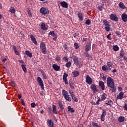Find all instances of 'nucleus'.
<instances>
[{"mask_svg": "<svg viewBox=\"0 0 127 127\" xmlns=\"http://www.w3.org/2000/svg\"><path fill=\"white\" fill-rule=\"evenodd\" d=\"M107 84L108 87H110V90L112 92H116V87H115V82H114V79H112V77H108L107 80Z\"/></svg>", "mask_w": 127, "mask_h": 127, "instance_id": "obj_1", "label": "nucleus"}, {"mask_svg": "<svg viewBox=\"0 0 127 127\" xmlns=\"http://www.w3.org/2000/svg\"><path fill=\"white\" fill-rule=\"evenodd\" d=\"M62 93L63 96H64L66 101H67V102H71V101H72V99L70 97V95H69V94L68 93L67 91L63 89L62 90Z\"/></svg>", "mask_w": 127, "mask_h": 127, "instance_id": "obj_2", "label": "nucleus"}, {"mask_svg": "<svg viewBox=\"0 0 127 127\" xmlns=\"http://www.w3.org/2000/svg\"><path fill=\"white\" fill-rule=\"evenodd\" d=\"M37 81L39 84V86L41 87L42 90H44V84L43 83V80L41 79V77H38L37 78Z\"/></svg>", "mask_w": 127, "mask_h": 127, "instance_id": "obj_3", "label": "nucleus"}, {"mask_svg": "<svg viewBox=\"0 0 127 127\" xmlns=\"http://www.w3.org/2000/svg\"><path fill=\"white\" fill-rule=\"evenodd\" d=\"M40 47L42 50V53H43V54H47V51L46 49V46L45 45V44H44V42L41 43Z\"/></svg>", "mask_w": 127, "mask_h": 127, "instance_id": "obj_4", "label": "nucleus"}, {"mask_svg": "<svg viewBox=\"0 0 127 127\" xmlns=\"http://www.w3.org/2000/svg\"><path fill=\"white\" fill-rule=\"evenodd\" d=\"M40 12L43 15H45V14H49V10L45 7H42L40 9Z\"/></svg>", "mask_w": 127, "mask_h": 127, "instance_id": "obj_5", "label": "nucleus"}, {"mask_svg": "<svg viewBox=\"0 0 127 127\" xmlns=\"http://www.w3.org/2000/svg\"><path fill=\"white\" fill-rule=\"evenodd\" d=\"M86 82L88 85H91L92 83H93V80L92 79V78L90 77L89 75H87L86 76Z\"/></svg>", "mask_w": 127, "mask_h": 127, "instance_id": "obj_6", "label": "nucleus"}, {"mask_svg": "<svg viewBox=\"0 0 127 127\" xmlns=\"http://www.w3.org/2000/svg\"><path fill=\"white\" fill-rule=\"evenodd\" d=\"M49 34L53 37V40H54V41H56V40H57V35L55 34V32L53 31H50Z\"/></svg>", "mask_w": 127, "mask_h": 127, "instance_id": "obj_7", "label": "nucleus"}, {"mask_svg": "<svg viewBox=\"0 0 127 127\" xmlns=\"http://www.w3.org/2000/svg\"><path fill=\"white\" fill-rule=\"evenodd\" d=\"M67 77H68V74H67L66 72H64L63 76V79L64 82H65V85H68L69 84V83L68 82V81H67Z\"/></svg>", "mask_w": 127, "mask_h": 127, "instance_id": "obj_8", "label": "nucleus"}, {"mask_svg": "<svg viewBox=\"0 0 127 127\" xmlns=\"http://www.w3.org/2000/svg\"><path fill=\"white\" fill-rule=\"evenodd\" d=\"M47 125L48 127H54V123L51 120H48L47 121Z\"/></svg>", "mask_w": 127, "mask_h": 127, "instance_id": "obj_9", "label": "nucleus"}, {"mask_svg": "<svg viewBox=\"0 0 127 127\" xmlns=\"http://www.w3.org/2000/svg\"><path fill=\"white\" fill-rule=\"evenodd\" d=\"M90 88L93 93H96V92H98V89H97V87L95 84H92L90 86Z\"/></svg>", "mask_w": 127, "mask_h": 127, "instance_id": "obj_10", "label": "nucleus"}, {"mask_svg": "<svg viewBox=\"0 0 127 127\" xmlns=\"http://www.w3.org/2000/svg\"><path fill=\"white\" fill-rule=\"evenodd\" d=\"M125 93L122 91L120 92V93L117 95V100H122L124 98V95Z\"/></svg>", "mask_w": 127, "mask_h": 127, "instance_id": "obj_11", "label": "nucleus"}, {"mask_svg": "<svg viewBox=\"0 0 127 127\" xmlns=\"http://www.w3.org/2000/svg\"><path fill=\"white\" fill-rule=\"evenodd\" d=\"M110 19H111V20H114L115 21H118L119 20L118 17H117V16L114 14H111Z\"/></svg>", "mask_w": 127, "mask_h": 127, "instance_id": "obj_12", "label": "nucleus"}, {"mask_svg": "<svg viewBox=\"0 0 127 127\" xmlns=\"http://www.w3.org/2000/svg\"><path fill=\"white\" fill-rule=\"evenodd\" d=\"M73 62L74 64L76 65V66H81L80 64H81V62H79V60H78V58H75L73 59Z\"/></svg>", "mask_w": 127, "mask_h": 127, "instance_id": "obj_13", "label": "nucleus"}, {"mask_svg": "<svg viewBox=\"0 0 127 127\" xmlns=\"http://www.w3.org/2000/svg\"><path fill=\"white\" fill-rule=\"evenodd\" d=\"M106 115H107L106 111L103 110L102 114L101 116V119L102 122H104V121H105V117H106Z\"/></svg>", "mask_w": 127, "mask_h": 127, "instance_id": "obj_14", "label": "nucleus"}, {"mask_svg": "<svg viewBox=\"0 0 127 127\" xmlns=\"http://www.w3.org/2000/svg\"><path fill=\"white\" fill-rule=\"evenodd\" d=\"M102 69L103 71H105L106 72H107V71H111V70H112V68L108 67V65L107 66L106 65H104L102 66Z\"/></svg>", "mask_w": 127, "mask_h": 127, "instance_id": "obj_15", "label": "nucleus"}, {"mask_svg": "<svg viewBox=\"0 0 127 127\" xmlns=\"http://www.w3.org/2000/svg\"><path fill=\"white\" fill-rule=\"evenodd\" d=\"M60 4L62 5V7H64V8H67L68 7V3L64 1H61Z\"/></svg>", "mask_w": 127, "mask_h": 127, "instance_id": "obj_16", "label": "nucleus"}, {"mask_svg": "<svg viewBox=\"0 0 127 127\" xmlns=\"http://www.w3.org/2000/svg\"><path fill=\"white\" fill-rule=\"evenodd\" d=\"M30 37L32 42L34 43V44H35L36 45H37V41H36V39H35V37H34L33 35H31L30 36Z\"/></svg>", "mask_w": 127, "mask_h": 127, "instance_id": "obj_17", "label": "nucleus"}, {"mask_svg": "<svg viewBox=\"0 0 127 127\" xmlns=\"http://www.w3.org/2000/svg\"><path fill=\"white\" fill-rule=\"evenodd\" d=\"M122 18V20L124 22H127V14L126 13H123L122 15L121 16Z\"/></svg>", "mask_w": 127, "mask_h": 127, "instance_id": "obj_18", "label": "nucleus"}, {"mask_svg": "<svg viewBox=\"0 0 127 127\" xmlns=\"http://www.w3.org/2000/svg\"><path fill=\"white\" fill-rule=\"evenodd\" d=\"M52 67L55 71H59V70H60V67L56 64H53Z\"/></svg>", "mask_w": 127, "mask_h": 127, "instance_id": "obj_19", "label": "nucleus"}, {"mask_svg": "<svg viewBox=\"0 0 127 127\" xmlns=\"http://www.w3.org/2000/svg\"><path fill=\"white\" fill-rule=\"evenodd\" d=\"M99 83L100 88L104 91V90H105V83L102 81H99Z\"/></svg>", "mask_w": 127, "mask_h": 127, "instance_id": "obj_20", "label": "nucleus"}, {"mask_svg": "<svg viewBox=\"0 0 127 127\" xmlns=\"http://www.w3.org/2000/svg\"><path fill=\"white\" fill-rule=\"evenodd\" d=\"M80 73L78 71H75L72 72V76L73 78H76V77H78L79 76Z\"/></svg>", "mask_w": 127, "mask_h": 127, "instance_id": "obj_21", "label": "nucleus"}, {"mask_svg": "<svg viewBox=\"0 0 127 127\" xmlns=\"http://www.w3.org/2000/svg\"><path fill=\"white\" fill-rule=\"evenodd\" d=\"M85 51L88 52L89 50H91V44L87 43L85 49Z\"/></svg>", "mask_w": 127, "mask_h": 127, "instance_id": "obj_22", "label": "nucleus"}, {"mask_svg": "<svg viewBox=\"0 0 127 127\" xmlns=\"http://www.w3.org/2000/svg\"><path fill=\"white\" fill-rule=\"evenodd\" d=\"M77 15L79 20L82 21L83 20V13L79 12L77 13Z\"/></svg>", "mask_w": 127, "mask_h": 127, "instance_id": "obj_23", "label": "nucleus"}, {"mask_svg": "<svg viewBox=\"0 0 127 127\" xmlns=\"http://www.w3.org/2000/svg\"><path fill=\"white\" fill-rule=\"evenodd\" d=\"M119 6L120 8H122V9H125L126 8V6L125 4H124V3L123 2H120L119 3Z\"/></svg>", "mask_w": 127, "mask_h": 127, "instance_id": "obj_24", "label": "nucleus"}, {"mask_svg": "<svg viewBox=\"0 0 127 127\" xmlns=\"http://www.w3.org/2000/svg\"><path fill=\"white\" fill-rule=\"evenodd\" d=\"M41 28L43 30H47V29H48L47 27H46V25H45V24H44V23L41 24Z\"/></svg>", "mask_w": 127, "mask_h": 127, "instance_id": "obj_25", "label": "nucleus"}, {"mask_svg": "<svg viewBox=\"0 0 127 127\" xmlns=\"http://www.w3.org/2000/svg\"><path fill=\"white\" fill-rule=\"evenodd\" d=\"M118 122L119 123H123V122H125V117L123 116H120L118 118Z\"/></svg>", "mask_w": 127, "mask_h": 127, "instance_id": "obj_26", "label": "nucleus"}, {"mask_svg": "<svg viewBox=\"0 0 127 127\" xmlns=\"http://www.w3.org/2000/svg\"><path fill=\"white\" fill-rule=\"evenodd\" d=\"M52 109H53V113H54V114H55L56 115H57L58 112H57V110L56 109V106L53 105Z\"/></svg>", "mask_w": 127, "mask_h": 127, "instance_id": "obj_27", "label": "nucleus"}, {"mask_svg": "<svg viewBox=\"0 0 127 127\" xmlns=\"http://www.w3.org/2000/svg\"><path fill=\"white\" fill-rule=\"evenodd\" d=\"M25 54L30 57V58H31L32 57V53H30L29 51H25Z\"/></svg>", "mask_w": 127, "mask_h": 127, "instance_id": "obj_28", "label": "nucleus"}, {"mask_svg": "<svg viewBox=\"0 0 127 127\" xmlns=\"http://www.w3.org/2000/svg\"><path fill=\"white\" fill-rule=\"evenodd\" d=\"M103 23H104V25H106V26H110L109 21H108L107 19H104L103 20Z\"/></svg>", "mask_w": 127, "mask_h": 127, "instance_id": "obj_29", "label": "nucleus"}, {"mask_svg": "<svg viewBox=\"0 0 127 127\" xmlns=\"http://www.w3.org/2000/svg\"><path fill=\"white\" fill-rule=\"evenodd\" d=\"M21 67L24 73H26L27 72V69H26V65L25 64H22Z\"/></svg>", "mask_w": 127, "mask_h": 127, "instance_id": "obj_30", "label": "nucleus"}, {"mask_svg": "<svg viewBox=\"0 0 127 127\" xmlns=\"http://www.w3.org/2000/svg\"><path fill=\"white\" fill-rule=\"evenodd\" d=\"M9 11L11 12V13H15V8L12 6H11L9 8Z\"/></svg>", "mask_w": 127, "mask_h": 127, "instance_id": "obj_31", "label": "nucleus"}, {"mask_svg": "<svg viewBox=\"0 0 127 127\" xmlns=\"http://www.w3.org/2000/svg\"><path fill=\"white\" fill-rule=\"evenodd\" d=\"M58 104L60 109H61L62 110H64V107L62 105V102L61 101H58Z\"/></svg>", "mask_w": 127, "mask_h": 127, "instance_id": "obj_32", "label": "nucleus"}, {"mask_svg": "<svg viewBox=\"0 0 127 127\" xmlns=\"http://www.w3.org/2000/svg\"><path fill=\"white\" fill-rule=\"evenodd\" d=\"M13 49L16 55H18V56L19 55V52L17 51V50L16 49V47H15V46L13 47Z\"/></svg>", "mask_w": 127, "mask_h": 127, "instance_id": "obj_33", "label": "nucleus"}, {"mask_svg": "<svg viewBox=\"0 0 127 127\" xmlns=\"http://www.w3.org/2000/svg\"><path fill=\"white\" fill-rule=\"evenodd\" d=\"M67 110L68 112H70V113H74L75 111L74 110V109L73 108L71 107V106H68L67 107Z\"/></svg>", "mask_w": 127, "mask_h": 127, "instance_id": "obj_34", "label": "nucleus"}, {"mask_svg": "<svg viewBox=\"0 0 127 127\" xmlns=\"http://www.w3.org/2000/svg\"><path fill=\"white\" fill-rule=\"evenodd\" d=\"M107 65L108 68H113V63L108 62L107 63Z\"/></svg>", "mask_w": 127, "mask_h": 127, "instance_id": "obj_35", "label": "nucleus"}, {"mask_svg": "<svg viewBox=\"0 0 127 127\" xmlns=\"http://www.w3.org/2000/svg\"><path fill=\"white\" fill-rule=\"evenodd\" d=\"M106 98H107V95H106V94H103L102 95L101 97V99L100 100H101V101H104V100L106 99Z\"/></svg>", "mask_w": 127, "mask_h": 127, "instance_id": "obj_36", "label": "nucleus"}, {"mask_svg": "<svg viewBox=\"0 0 127 127\" xmlns=\"http://www.w3.org/2000/svg\"><path fill=\"white\" fill-rule=\"evenodd\" d=\"M119 49L120 48H119V46H118V45H115L113 46V50L114 51H119Z\"/></svg>", "mask_w": 127, "mask_h": 127, "instance_id": "obj_37", "label": "nucleus"}, {"mask_svg": "<svg viewBox=\"0 0 127 127\" xmlns=\"http://www.w3.org/2000/svg\"><path fill=\"white\" fill-rule=\"evenodd\" d=\"M27 12L29 17H32V13H31V11L30 10V9H27Z\"/></svg>", "mask_w": 127, "mask_h": 127, "instance_id": "obj_38", "label": "nucleus"}, {"mask_svg": "<svg viewBox=\"0 0 127 127\" xmlns=\"http://www.w3.org/2000/svg\"><path fill=\"white\" fill-rule=\"evenodd\" d=\"M71 62H68L65 64V66H66L67 68H70L71 67Z\"/></svg>", "mask_w": 127, "mask_h": 127, "instance_id": "obj_39", "label": "nucleus"}, {"mask_svg": "<svg viewBox=\"0 0 127 127\" xmlns=\"http://www.w3.org/2000/svg\"><path fill=\"white\" fill-rule=\"evenodd\" d=\"M42 74L44 80H46V79H47V76H46V74L45 73V72L43 71L42 72Z\"/></svg>", "mask_w": 127, "mask_h": 127, "instance_id": "obj_40", "label": "nucleus"}, {"mask_svg": "<svg viewBox=\"0 0 127 127\" xmlns=\"http://www.w3.org/2000/svg\"><path fill=\"white\" fill-rule=\"evenodd\" d=\"M92 126L94 127H101V126L98 125V123L92 122Z\"/></svg>", "mask_w": 127, "mask_h": 127, "instance_id": "obj_41", "label": "nucleus"}, {"mask_svg": "<svg viewBox=\"0 0 127 127\" xmlns=\"http://www.w3.org/2000/svg\"><path fill=\"white\" fill-rule=\"evenodd\" d=\"M71 98H72V100H73V101H74V102H78V99H77V98L76 97V96H75V95H72V96H71Z\"/></svg>", "mask_w": 127, "mask_h": 127, "instance_id": "obj_42", "label": "nucleus"}, {"mask_svg": "<svg viewBox=\"0 0 127 127\" xmlns=\"http://www.w3.org/2000/svg\"><path fill=\"white\" fill-rule=\"evenodd\" d=\"M124 56H125V51L122 50L120 52V56H121V57H124Z\"/></svg>", "mask_w": 127, "mask_h": 127, "instance_id": "obj_43", "label": "nucleus"}, {"mask_svg": "<svg viewBox=\"0 0 127 127\" xmlns=\"http://www.w3.org/2000/svg\"><path fill=\"white\" fill-rule=\"evenodd\" d=\"M85 24H87V25H90L91 24V20L89 19L86 20L85 21Z\"/></svg>", "mask_w": 127, "mask_h": 127, "instance_id": "obj_44", "label": "nucleus"}, {"mask_svg": "<svg viewBox=\"0 0 127 127\" xmlns=\"http://www.w3.org/2000/svg\"><path fill=\"white\" fill-rule=\"evenodd\" d=\"M81 38L82 39V42H85L87 41V38L82 36L81 37Z\"/></svg>", "mask_w": 127, "mask_h": 127, "instance_id": "obj_45", "label": "nucleus"}, {"mask_svg": "<svg viewBox=\"0 0 127 127\" xmlns=\"http://www.w3.org/2000/svg\"><path fill=\"white\" fill-rule=\"evenodd\" d=\"M112 103H113V102L111 100H109L107 103H106V105H107L108 106H110V107H111V104H112Z\"/></svg>", "mask_w": 127, "mask_h": 127, "instance_id": "obj_46", "label": "nucleus"}, {"mask_svg": "<svg viewBox=\"0 0 127 127\" xmlns=\"http://www.w3.org/2000/svg\"><path fill=\"white\" fill-rule=\"evenodd\" d=\"M111 35H112V34H109L107 36V38L109 39V40H112V37H111Z\"/></svg>", "mask_w": 127, "mask_h": 127, "instance_id": "obj_47", "label": "nucleus"}, {"mask_svg": "<svg viewBox=\"0 0 127 127\" xmlns=\"http://www.w3.org/2000/svg\"><path fill=\"white\" fill-rule=\"evenodd\" d=\"M74 45L75 49H78V48H79V45L78 44V43H75Z\"/></svg>", "mask_w": 127, "mask_h": 127, "instance_id": "obj_48", "label": "nucleus"}, {"mask_svg": "<svg viewBox=\"0 0 127 127\" xmlns=\"http://www.w3.org/2000/svg\"><path fill=\"white\" fill-rule=\"evenodd\" d=\"M69 93L71 97H72V96H74V93L73 92V91L72 90H69Z\"/></svg>", "mask_w": 127, "mask_h": 127, "instance_id": "obj_49", "label": "nucleus"}, {"mask_svg": "<svg viewBox=\"0 0 127 127\" xmlns=\"http://www.w3.org/2000/svg\"><path fill=\"white\" fill-rule=\"evenodd\" d=\"M63 59L65 62H68V61H69V59L67 57H64Z\"/></svg>", "mask_w": 127, "mask_h": 127, "instance_id": "obj_50", "label": "nucleus"}, {"mask_svg": "<svg viewBox=\"0 0 127 127\" xmlns=\"http://www.w3.org/2000/svg\"><path fill=\"white\" fill-rule=\"evenodd\" d=\"M31 108H35V107H36V104H35V103H32L31 104Z\"/></svg>", "mask_w": 127, "mask_h": 127, "instance_id": "obj_51", "label": "nucleus"}, {"mask_svg": "<svg viewBox=\"0 0 127 127\" xmlns=\"http://www.w3.org/2000/svg\"><path fill=\"white\" fill-rule=\"evenodd\" d=\"M105 30L106 31H110V26H106L105 27Z\"/></svg>", "mask_w": 127, "mask_h": 127, "instance_id": "obj_52", "label": "nucleus"}, {"mask_svg": "<svg viewBox=\"0 0 127 127\" xmlns=\"http://www.w3.org/2000/svg\"><path fill=\"white\" fill-rule=\"evenodd\" d=\"M98 9H99V10H100V11H102V10H103V6L99 5L98 7Z\"/></svg>", "mask_w": 127, "mask_h": 127, "instance_id": "obj_53", "label": "nucleus"}, {"mask_svg": "<svg viewBox=\"0 0 127 127\" xmlns=\"http://www.w3.org/2000/svg\"><path fill=\"white\" fill-rule=\"evenodd\" d=\"M84 55L85 57H90V55L87 52L84 53Z\"/></svg>", "mask_w": 127, "mask_h": 127, "instance_id": "obj_54", "label": "nucleus"}, {"mask_svg": "<svg viewBox=\"0 0 127 127\" xmlns=\"http://www.w3.org/2000/svg\"><path fill=\"white\" fill-rule=\"evenodd\" d=\"M124 109L125 110V111H127V104H125L124 106L123 107Z\"/></svg>", "mask_w": 127, "mask_h": 127, "instance_id": "obj_55", "label": "nucleus"}, {"mask_svg": "<svg viewBox=\"0 0 127 127\" xmlns=\"http://www.w3.org/2000/svg\"><path fill=\"white\" fill-rule=\"evenodd\" d=\"M56 61H58V62H60V57H57L56 58Z\"/></svg>", "mask_w": 127, "mask_h": 127, "instance_id": "obj_56", "label": "nucleus"}, {"mask_svg": "<svg viewBox=\"0 0 127 127\" xmlns=\"http://www.w3.org/2000/svg\"><path fill=\"white\" fill-rule=\"evenodd\" d=\"M11 84L13 87H15V83L13 81H11Z\"/></svg>", "mask_w": 127, "mask_h": 127, "instance_id": "obj_57", "label": "nucleus"}, {"mask_svg": "<svg viewBox=\"0 0 127 127\" xmlns=\"http://www.w3.org/2000/svg\"><path fill=\"white\" fill-rule=\"evenodd\" d=\"M21 103H22V105L25 106V103H24V101L23 99H21Z\"/></svg>", "mask_w": 127, "mask_h": 127, "instance_id": "obj_58", "label": "nucleus"}, {"mask_svg": "<svg viewBox=\"0 0 127 127\" xmlns=\"http://www.w3.org/2000/svg\"><path fill=\"white\" fill-rule=\"evenodd\" d=\"M118 91L119 92H121V91H123V88L121 87H118Z\"/></svg>", "mask_w": 127, "mask_h": 127, "instance_id": "obj_59", "label": "nucleus"}, {"mask_svg": "<svg viewBox=\"0 0 127 127\" xmlns=\"http://www.w3.org/2000/svg\"><path fill=\"white\" fill-rule=\"evenodd\" d=\"M116 34H117V35H121V32L117 31L116 32Z\"/></svg>", "mask_w": 127, "mask_h": 127, "instance_id": "obj_60", "label": "nucleus"}, {"mask_svg": "<svg viewBox=\"0 0 127 127\" xmlns=\"http://www.w3.org/2000/svg\"><path fill=\"white\" fill-rule=\"evenodd\" d=\"M112 73H116L117 72V69H114L113 70H111Z\"/></svg>", "mask_w": 127, "mask_h": 127, "instance_id": "obj_61", "label": "nucleus"}, {"mask_svg": "<svg viewBox=\"0 0 127 127\" xmlns=\"http://www.w3.org/2000/svg\"><path fill=\"white\" fill-rule=\"evenodd\" d=\"M70 86L71 89H72V90L74 88V85H73V84H70Z\"/></svg>", "mask_w": 127, "mask_h": 127, "instance_id": "obj_62", "label": "nucleus"}, {"mask_svg": "<svg viewBox=\"0 0 127 127\" xmlns=\"http://www.w3.org/2000/svg\"><path fill=\"white\" fill-rule=\"evenodd\" d=\"M18 62L20 63L21 64H23V63H24V62H23L22 60H19L18 61Z\"/></svg>", "mask_w": 127, "mask_h": 127, "instance_id": "obj_63", "label": "nucleus"}, {"mask_svg": "<svg viewBox=\"0 0 127 127\" xmlns=\"http://www.w3.org/2000/svg\"><path fill=\"white\" fill-rule=\"evenodd\" d=\"M64 49H67V45H66L65 44H64Z\"/></svg>", "mask_w": 127, "mask_h": 127, "instance_id": "obj_64", "label": "nucleus"}]
</instances>
